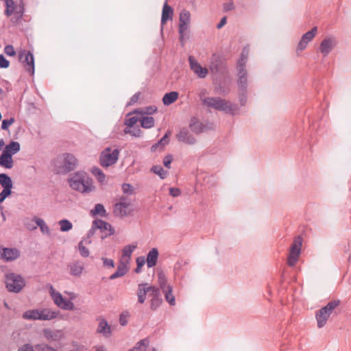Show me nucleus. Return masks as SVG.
Wrapping results in <instances>:
<instances>
[{"label":"nucleus","mask_w":351,"mask_h":351,"mask_svg":"<svg viewBox=\"0 0 351 351\" xmlns=\"http://www.w3.org/2000/svg\"><path fill=\"white\" fill-rule=\"evenodd\" d=\"M13 186L3 187L2 191L0 193L1 195L3 196L5 199L9 197L12 194V189Z\"/></svg>","instance_id":"59"},{"label":"nucleus","mask_w":351,"mask_h":351,"mask_svg":"<svg viewBox=\"0 0 351 351\" xmlns=\"http://www.w3.org/2000/svg\"><path fill=\"white\" fill-rule=\"evenodd\" d=\"M189 128L195 134H199L205 131L206 126L197 117H193L190 120Z\"/></svg>","instance_id":"19"},{"label":"nucleus","mask_w":351,"mask_h":351,"mask_svg":"<svg viewBox=\"0 0 351 351\" xmlns=\"http://www.w3.org/2000/svg\"><path fill=\"white\" fill-rule=\"evenodd\" d=\"M36 223L37 225V227L38 226L40 228V232L43 234L47 235L50 234L49 228L43 219L36 217Z\"/></svg>","instance_id":"35"},{"label":"nucleus","mask_w":351,"mask_h":351,"mask_svg":"<svg viewBox=\"0 0 351 351\" xmlns=\"http://www.w3.org/2000/svg\"><path fill=\"white\" fill-rule=\"evenodd\" d=\"M13 186L3 187L2 191L0 193L1 195L3 196L5 199L9 197L12 194V189Z\"/></svg>","instance_id":"58"},{"label":"nucleus","mask_w":351,"mask_h":351,"mask_svg":"<svg viewBox=\"0 0 351 351\" xmlns=\"http://www.w3.org/2000/svg\"><path fill=\"white\" fill-rule=\"evenodd\" d=\"M239 79L237 81L239 90L247 89V71L245 67H239V70L238 71Z\"/></svg>","instance_id":"23"},{"label":"nucleus","mask_w":351,"mask_h":351,"mask_svg":"<svg viewBox=\"0 0 351 351\" xmlns=\"http://www.w3.org/2000/svg\"><path fill=\"white\" fill-rule=\"evenodd\" d=\"M147 286V283H141L138 285L137 296L138 302L140 304H143L146 300L147 292L145 291V287Z\"/></svg>","instance_id":"28"},{"label":"nucleus","mask_w":351,"mask_h":351,"mask_svg":"<svg viewBox=\"0 0 351 351\" xmlns=\"http://www.w3.org/2000/svg\"><path fill=\"white\" fill-rule=\"evenodd\" d=\"M204 106L232 115H236L239 112V108L236 104H233L220 97H208L204 100Z\"/></svg>","instance_id":"3"},{"label":"nucleus","mask_w":351,"mask_h":351,"mask_svg":"<svg viewBox=\"0 0 351 351\" xmlns=\"http://www.w3.org/2000/svg\"><path fill=\"white\" fill-rule=\"evenodd\" d=\"M145 291L147 292V294L149 295V297L152 298H154L155 293H159L160 294V289L155 287V286H146L145 287Z\"/></svg>","instance_id":"48"},{"label":"nucleus","mask_w":351,"mask_h":351,"mask_svg":"<svg viewBox=\"0 0 351 351\" xmlns=\"http://www.w3.org/2000/svg\"><path fill=\"white\" fill-rule=\"evenodd\" d=\"M0 184L2 187L13 186L12 180L9 176L5 173H1Z\"/></svg>","instance_id":"42"},{"label":"nucleus","mask_w":351,"mask_h":351,"mask_svg":"<svg viewBox=\"0 0 351 351\" xmlns=\"http://www.w3.org/2000/svg\"><path fill=\"white\" fill-rule=\"evenodd\" d=\"M173 10L167 3L163 5L161 16V30L162 31L165 24L168 20H171L173 17Z\"/></svg>","instance_id":"20"},{"label":"nucleus","mask_w":351,"mask_h":351,"mask_svg":"<svg viewBox=\"0 0 351 351\" xmlns=\"http://www.w3.org/2000/svg\"><path fill=\"white\" fill-rule=\"evenodd\" d=\"M163 292L165 293V297L167 302H168L169 304L171 306L175 305L176 300L174 295L172 294V287L171 286L167 287V289L163 291Z\"/></svg>","instance_id":"37"},{"label":"nucleus","mask_w":351,"mask_h":351,"mask_svg":"<svg viewBox=\"0 0 351 351\" xmlns=\"http://www.w3.org/2000/svg\"><path fill=\"white\" fill-rule=\"evenodd\" d=\"M13 186L3 187L2 191L0 193L1 195L3 196L5 199L9 197L12 194V189Z\"/></svg>","instance_id":"61"},{"label":"nucleus","mask_w":351,"mask_h":351,"mask_svg":"<svg viewBox=\"0 0 351 351\" xmlns=\"http://www.w3.org/2000/svg\"><path fill=\"white\" fill-rule=\"evenodd\" d=\"M129 316L130 313L128 311L123 312L119 316V324L123 326H126L128 322V318Z\"/></svg>","instance_id":"54"},{"label":"nucleus","mask_w":351,"mask_h":351,"mask_svg":"<svg viewBox=\"0 0 351 351\" xmlns=\"http://www.w3.org/2000/svg\"><path fill=\"white\" fill-rule=\"evenodd\" d=\"M119 150L114 149L112 151L110 147L105 148L101 153L99 162L103 167H108L115 164L119 156Z\"/></svg>","instance_id":"6"},{"label":"nucleus","mask_w":351,"mask_h":351,"mask_svg":"<svg viewBox=\"0 0 351 351\" xmlns=\"http://www.w3.org/2000/svg\"><path fill=\"white\" fill-rule=\"evenodd\" d=\"M4 52L6 55L9 56H13L16 54L14 49L12 45H6L4 48Z\"/></svg>","instance_id":"62"},{"label":"nucleus","mask_w":351,"mask_h":351,"mask_svg":"<svg viewBox=\"0 0 351 351\" xmlns=\"http://www.w3.org/2000/svg\"><path fill=\"white\" fill-rule=\"evenodd\" d=\"M169 132H167L163 137L157 143L153 145L151 147L152 151H156L158 147L163 148L169 142Z\"/></svg>","instance_id":"36"},{"label":"nucleus","mask_w":351,"mask_h":351,"mask_svg":"<svg viewBox=\"0 0 351 351\" xmlns=\"http://www.w3.org/2000/svg\"><path fill=\"white\" fill-rule=\"evenodd\" d=\"M58 315V311H54L49 308L39 309V320L49 321L55 319Z\"/></svg>","instance_id":"22"},{"label":"nucleus","mask_w":351,"mask_h":351,"mask_svg":"<svg viewBox=\"0 0 351 351\" xmlns=\"http://www.w3.org/2000/svg\"><path fill=\"white\" fill-rule=\"evenodd\" d=\"M122 190L125 194L132 195L134 193L133 186L128 183H124L122 184Z\"/></svg>","instance_id":"55"},{"label":"nucleus","mask_w":351,"mask_h":351,"mask_svg":"<svg viewBox=\"0 0 351 351\" xmlns=\"http://www.w3.org/2000/svg\"><path fill=\"white\" fill-rule=\"evenodd\" d=\"M77 166V158L71 154L64 153L54 162V171L57 174L64 175L75 170Z\"/></svg>","instance_id":"2"},{"label":"nucleus","mask_w":351,"mask_h":351,"mask_svg":"<svg viewBox=\"0 0 351 351\" xmlns=\"http://www.w3.org/2000/svg\"><path fill=\"white\" fill-rule=\"evenodd\" d=\"M178 97V93L176 91H172L166 93L162 98V102L165 106H169L173 104Z\"/></svg>","instance_id":"30"},{"label":"nucleus","mask_w":351,"mask_h":351,"mask_svg":"<svg viewBox=\"0 0 351 351\" xmlns=\"http://www.w3.org/2000/svg\"><path fill=\"white\" fill-rule=\"evenodd\" d=\"M336 45V40L331 37L325 38L319 45V51L324 56H326L332 50Z\"/></svg>","instance_id":"13"},{"label":"nucleus","mask_w":351,"mask_h":351,"mask_svg":"<svg viewBox=\"0 0 351 351\" xmlns=\"http://www.w3.org/2000/svg\"><path fill=\"white\" fill-rule=\"evenodd\" d=\"M317 31V27H313L310 31L306 32L303 36H302L300 40L299 41L296 51L297 52H301L304 51L307 45L313 39V38L315 36V34Z\"/></svg>","instance_id":"9"},{"label":"nucleus","mask_w":351,"mask_h":351,"mask_svg":"<svg viewBox=\"0 0 351 351\" xmlns=\"http://www.w3.org/2000/svg\"><path fill=\"white\" fill-rule=\"evenodd\" d=\"M58 224L62 232H68L73 228L72 223L68 219H61L58 221Z\"/></svg>","instance_id":"39"},{"label":"nucleus","mask_w":351,"mask_h":351,"mask_svg":"<svg viewBox=\"0 0 351 351\" xmlns=\"http://www.w3.org/2000/svg\"><path fill=\"white\" fill-rule=\"evenodd\" d=\"M159 252L157 248H152L147 254L146 258L147 266L149 268L153 267L156 265Z\"/></svg>","instance_id":"21"},{"label":"nucleus","mask_w":351,"mask_h":351,"mask_svg":"<svg viewBox=\"0 0 351 351\" xmlns=\"http://www.w3.org/2000/svg\"><path fill=\"white\" fill-rule=\"evenodd\" d=\"M136 245H128L123 247L122 250V258H130L133 251L136 249Z\"/></svg>","instance_id":"43"},{"label":"nucleus","mask_w":351,"mask_h":351,"mask_svg":"<svg viewBox=\"0 0 351 351\" xmlns=\"http://www.w3.org/2000/svg\"><path fill=\"white\" fill-rule=\"evenodd\" d=\"M5 284L10 292L19 293L25 286V281L21 276L10 273L6 276Z\"/></svg>","instance_id":"5"},{"label":"nucleus","mask_w":351,"mask_h":351,"mask_svg":"<svg viewBox=\"0 0 351 351\" xmlns=\"http://www.w3.org/2000/svg\"><path fill=\"white\" fill-rule=\"evenodd\" d=\"M151 171L158 175L161 179L166 178L167 176V172L160 165H154L151 169Z\"/></svg>","instance_id":"41"},{"label":"nucleus","mask_w":351,"mask_h":351,"mask_svg":"<svg viewBox=\"0 0 351 351\" xmlns=\"http://www.w3.org/2000/svg\"><path fill=\"white\" fill-rule=\"evenodd\" d=\"M97 320L99 322L97 328V332L102 335L106 338H109L112 335L110 326L104 317H98Z\"/></svg>","instance_id":"15"},{"label":"nucleus","mask_w":351,"mask_h":351,"mask_svg":"<svg viewBox=\"0 0 351 351\" xmlns=\"http://www.w3.org/2000/svg\"><path fill=\"white\" fill-rule=\"evenodd\" d=\"M148 341L145 339L139 341L136 346L132 348L135 349L136 351L143 350L145 351L146 347L148 346Z\"/></svg>","instance_id":"50"},{"label":"nucleus","mask_w":351,"mask_h":351,"mask_svg":"<svg viewBox=\"0 0 351 351\" xmlns=\"http://www.w3.org/2000/svg\"><path fill=\"white\" fill-rule=\"evenodd\" d=\"M90 214L92 216L99 215L103 217L108 215L104 205L101 204H95L94 208L90 210Z\"/></svg>","instance_id":"31"},{"label":"nucleus","mask_w":351,"mask_h":351,"mask_svg":"<svg viewBox=\"0 0 351 351\" xmlns=\"http://www.w3.org/2000/svg\"><path fill=\"white\" fill-rule=\"evenodd\" d=\"M191 14L189 11L184 10L180 14L179 23L189 24L190 22Z\"/></svg>","instance_id":"46"},{"label":"nucleus","mask_w":351,"mask_h":351,"mask_svg":"<svg viewBox=\"0 0 351 351\" xmlns=\"http://www.w3.org/2000/svg\"><path fill=\"white\" fill-rule=\"evenodd\" d=\"M92 173L97 177L99 182H102L104 181L106 178L105 174L99 167H94L92 169Z\"/></svg>","instance_id":"44"},{"label":"nucleus","mask_w":351,"mask_h":351,"mask_svg":"<svg viewBox=\"0 0 351 351\" xmlns=\"http://www.w3.org/2000/svg\"><path fill=\"white\" fill-rule=\"evenodd\" d=\"M13 186L3 187L2 191L0 193L1 195L3 196L5 199L9 197L12 194V189Z\"/></svg>","instance_id":"56"},{"label":"nucleus","mask_w":351,"mask_h":351,"mask_svg":"<svg viewBox=\"0 0 351 351\" xmlns=\"http://www.w3.org/2000/svg\"><path fill=\"white\" fill-rule=\"evenodd\" d=\"M45 338L49 341H60L64 338V334L60 330H52L49 328H45L43 330Z\"/></svg>","instance_id":"16"},{"label":"nucleus","mask_w":351,"mask_h":351,"mask_svg":"<svg viewBox=\"0 0 351 351\" xmlns=\"http://www.w3.org/2000/svg\"><path fill=\"white\" fill-rule=\"evenodd\" d=\"M340 304V300H335L329 302L325 306L321 308L316 312L315 317L317 322V327L321 328L324 327L326 322L332 314L333 310Z\"/></svg>","instance_id":"4"},{"label":"nucleus","mask_w":351,"mask_h":351,"mask_svg":"<svg viewBox=\"0 0 351 351\" xmlns=\"http://www.w3.org/2000/svg\"><path fill=\"white\" fill-rule=\"evenodd\" d=\"M78 248L80 255L82 257H88L89 256V250L83 244V241H81L78 244Z\"/></svg>","instance_id":"52"},{"label":"nucleus","mask_w":351,"mask_h":351,"mask_svg":"<svg viewBox=\"0 0 351 351\" xmlns=\"http://www.w3.org/2000/svg\"><path fill=\"white\" fill-rule=\"evenodd\" d=\"M94 227L97 228V230H99L101 232H106V231H108V232L105 233V235L101 236V238L102 239H104L108 236L112 235L114 233V230L112 228V226L109 223L102 219H95Z\"/></svg>","instance_id":"11"},{"label":"nucleus","mask_w":351,"mask_h":351,"mask_svg":"<svg viewBox=\"0 0 351 351\" xmlns=\"http://www.w3.org/2000/svg\"><path fill=\"white\" fill-rule=\"evenodd\" d=\"M20 144L17 141H11L5 145L2 153L12 156L20 151Z\"/></svg>","instance_id":"24"},{"label":"nucleus","mask_w":351,"mask_h":351,"mask_svg":"<svg viewBox=\"0 0 351 351\" xmlns=\"http://www.w3.org/2000/svg\"><path fill=\"white\" fill-rule=\"evenodd\" d=\"M15 121V119L14 117H10L8 119H3L1 123V129L3 130H8L9 127L14 123Z\"/></svg>","instance_id":"53"},{"label":"nucleus","mask_w":351,"mask_h":351,"mask_svg":"<svg viewBox=\"0 0 351 351\" xmlns=\"http://www.w3.org/2000/svg\"><path fill=\"white\" fill-rule=\"evenodd\" d=\"M141 125L145 129L152 128L154 126V119L152 117L144 116L143 113L140 116Z\"/></svg>","instance_id":"27"},{"label":"nucleus","mask_w":351,"mask_h":351,"mask_svg":"<svg viewBox=\"0 0 351 351\" xmlns=\"http://www.w3.org/2000/svg\"><path fill=\"white\" fill-rule=\"evenodd\" d=\"M250 51V45H245L242 49L240 58L237 61V66H245L247 61L248 60Z\"/></svg>","instance_id":"26"},{"label":"nucleus","mask_w":351,"mask_h":351,"mask_svg":"<svg viewBox=\"0 0 351 351\" xmlns=\"http://www.w3.org/2000/svg\"><path fill=\"white\" fill-rule=\"evenodd\" d=\"M103 265L104 267L112 268L114 267V263L112 259L108 258H101Z\"/></svg>","instance_id":"63"},{"label":"nucleus","mask_w":351,"mask_h":351,"mask_svg":"<svg viewBox=\"0 0 351 351\" xmlns=\"http://www.w3.org/2000/svg\"><path fill=\"white\" fill-rule=\"evenodd\" d=\"M13 186L3 187L2 191L0 193L1 195L3 196L5 199L9 197L12 194V189Z\"/></svg>","instance_id":"60"},{"label":"nucleus","mask_w":351,"mask_h":351,"mask_svg":"<svg viewBox=\"0 0 351 351\" xmlns=\"http://www.w3.org/2000/svg\"><path fill=\"white\" fill-rule=\"evenodd\" d=\"M240 105L244 106L247 102V89L239 90Z\"/></svg>","instance_id":"49"},{"label":"nucleus","mask_w":351,"mask_h":351,"mask_svg":"<svg viewBox=\"0 0 351 351\" xmlns=\"http://www.w3.org/2000/svg\"><path fill=\"white\" fill-rule=\"evenodd\" d=\"M128 271V268L125 263L123 262H121L117 269V271L112 274L111 276H110L109 279L110 280H114L116 278H120L123 276Z\"/></svg>","instance_id":"25"},{"label":"nucleus","mask_w":351,"mask_h":351,"mask_svg":"<svg viewBox=\"0 0 351 351\" xmlns=\"http://www.w3.org/2000/svg\"><path fill=\"white\" fill-rule=\"evenodd\" d=\"M162 299L161 298V294L155 293L154 298L151 299L150 301V308L152 311H156L162 304Z\"/></svg>","instance_id":"34"},{"label":"nucleus","mask_w":351,"mask_h":351,"mask_svg":"<svg viewBox=\"0 0 351 351\" xmlns=\"http://www.w3.org/2000/svg\"><path fill=\"white\" fill-rule=\"evenodd\" d=\"M302 238L300 236L296 237L291 245L287 264L290 267H293L298 261V257L301 252Z\"/></svg>","instance_id":"7"},{"label":"nucleus","mask_w":351,"mask_h":351,"mask_svg":"<svg viewBox=\"0 0 351 351\" xmlns=\"http://www.w3.org/2000/svg\"><path fill=\"white\" fill-rule=\"evenodd\" d=\"M158 283L160 286V288L162 289V291H165L167 289V287L169 285H167V278L165 277V275L163 272L160 271L158 273Z\"/></svg>","instance_id":"45"},{"label":"nucleus","mask_w":351,"mask_h":351,"mask_svg":"<svg viewBox=\"0 0 351 351\" xmlns=\"http://www.w3.org/2000/svg\"><path fill=\"white\" fill-rule=\"evenodd\" d=\"M49 293L54 303L60 308L66 311H73L75 308L74 304L69 300L63 298L62 294L56 292L52 285H50Z\"/></svg>","instance_id":"8"},{"label":"nucleus","mask_w":351,"mask_h":351,"mask_svg":"<svg viewBox=\"0 0 351 351\" xmlns=\"http://www.w3.org/2000/svg\"><path fill=\"white\" fill-rule=\"evenodd\" d=\"M14 2L13 0H5L6 9L5 10V14L7 16H10L12 14L14 10Z\"/></svg>","instance_id":"47"},{"label":"nucleus","mask_w":351,"mask_h":351,"mask_svg":"<svg viewBox=\"0 0 351 351\" xmlns=\"http://www.w3.org/2000/svg\"><path fill=\"white\" fill-rule=\"evenodd\" d=\"M18 351H35L34 345L25 343L19 348Z\"/></svg>","instance_id":"64"},{"label":"nucleus","mask_w":351,"mask_h":351,"mask_svg":"<svg viewBox=\"0 0 351 351\" xmlns=\"http://www.w3.org/2000/svg\"><path fill=\"white\" fill-rule=\"evenodd\" d=\"M67 269L70 275L80 277L84 269V265L82 261H74L67 264Z\"/></svg>","instance_id":"12"},{"label":"nucleus","mask_w":351,"mask_h":351,"mask_svg":"<svg viewBox=\"0 0 351 351\" xmlns=\"http://www.w3.org/2000/svg\"><path fill=\"white\" fill-rule=\"evenodd\" d=\"M34 348L35 351H58V349L44 342L35 344Z\"/></svg>","instance_id":"38"},{"label":"nucleus","mask_w":351,"mask_h":351,"mask_svg":"<svg viewBox=\"0 0 351 351\" xmlns=\"http://www.w3.org/2000/svg\"><path fill=\"white\" fill-rule=\"evenodd\" d=\"M19 61L23 66H34V58L30 51L21 50L18 55Z\"/></svg>","instance_id":"14"},{"label":"nucleus","mask_w":351,"mask_h":351,"mask_svg":"<svg viewBox=\"0 0 351 351\" xmlns=\"http://www.w3.org/2000/svg\"><path fill=\"white\" fill-rule=\"evenodd\" d=\"M130 204L125 203H116L114 206L113 213L116 217H124L129 213V206Z\"/></svg>","instance_id":"18"},{"label":"nucleus","mask_w":351,"mask_h":351,"mask_svg":"<svg viewBox=\"0 0 351 351\" xmlns=\"http://www.w3.org/2000/svg\"><path fill=\"white\" fill-rule=\"evenodd\" d=\"M70 187L80 193H89L93 191V180L84 171H77L68 179Z\"/></svg>","instance_id":"1"},{"label":"nucleus","mask_w":351,"mask_h":351,"mask_svg":"<svg viewBox=\"0 0 351 351\" xmlns=\"http://www.w3.org/2000/svg\"><path fill=\"white\" fill-rule=\"evenodd\" d=\"M36 217L33 219L25 217L23 219V226L29 231L35 230L37 228V225L36 223Z\"/></svg>","instance_id":"33"},{"label":"nucleus","mask_w":351,"mask_h":351,"mask_svg":"<svg viewBox=\"0 0 351 351\" xmlns=\"http://www.w3.org/2000/svg\"><path fill=\"white\" fill-rule=\"evenodd\" d=\"M39 309L28 310L23 313L22 317L26 320H39Z\"/></svg>","instance_id":"32"},{"label":"nucleus","mask_w":351,"mask_h":351,"mask_svg":"<svg viewBox=\"0 0 351 351\" xmlns=\"http://www.w3.org/2000/svg\"><path fill=\"white\" fill-rule=\"evenodd\" d=\"M13 186L3 187L2 191L0 193L1 195L3 196L5 199L9 197L12 194V189Z\"/></svg>","instance_id":"57"},{"label":"nucleus","mask_w":351,"mask_h":351,"mask_svg":"<svg viewBox=\"0 0 351 351\" xmlns=\"http://www.w3.org/2000/svg\"><path fill=\"white\" fill-rule=\"evenodd\" d=\"M191 69L199 78H204L208 73V67H191Z\"/></svg>","instance_id":"40"},{"label":"nucleus","mask_w":351,"mask_h":351,"mask_svg":"<svg viewBox=\"0 0 351 351\" xmlns=\"http://www.w3.org/2000/svg\"><path fill=\"white\" fill-rule=\"evenodd\" d=\"M0 165L6 169H12L13 167L12 156L2 153L0 156Z\"/></svg>","instance_id":"29"},{"label":"nucleus","mask_w":351,"mask_h":351,"mask_svg":"<svg viewBox=\"0 0 351 351\" xmlns=\"http://www.w3.org/2000/svg\"><path fill=\"white\" fill-rule=\"evenodd\" d=\"M20 256V252L16 248H0V259L5 261H13Z\"/></svg>","instance_id":"10"},{"label":"nucleus","mask_w":351,"mask_h":351,"mask_svg":"<svg viewBox=\"0 0 351 351\" xmlns=\"http://www.w3.org/2000/svg\"><path fill=\"white\" fill-rule=\"evenodd\" d=\"M138 121H140V116H133L125 119V125L129 128H132Z\"/></svg>","instance_id":"51"},{"label":"nucleus","mask_w":351,"mask_h":351,"mask_svg":"<svg viewBox=\"0 0 351 351\" xmlns=\"http://www.w3.org/2000/svg\"><path fill=\"white\" fill-rule=\"evenodd\" d=\"M176 137L180 142L189 145H193L196 142L195 137L190 134L186 128H182L180 130L179 133L176 135Z\"/></svg>","instance_id":"17"}]
</instances>
